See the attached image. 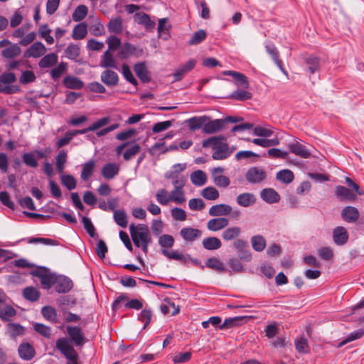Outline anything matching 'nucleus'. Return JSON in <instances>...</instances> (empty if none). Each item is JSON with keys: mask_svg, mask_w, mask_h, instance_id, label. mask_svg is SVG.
<instances>
[{"mask_svg": "<svg viewBox=\"0 0 364 364\" xmlns=\"http://www.w3.org/2000/svg\"><path fill=\"white\" fill-rule=\"evenodd\" d=\"M129 232L134 245L141 248L145 255L148 253L149 245L152 242V237L148 225L145 224H131Z\"/></svg>", "mask_w": 364, "mask_h": 364, "instance_id": "1", "label": "nucleus"}, {"mask_svg": "<svg viewBox=\"0 0 364 364\" xmlns=\"http://www.w3.org/2000/svg\"><path fill=\"white\" fill-rule=\"evenodd\" d=\"M223 138L213 136L203 141V146L205 148L211 147L214 152L212 157L215 160H223L230 156L231 151H229L228 145L221 141Z\"/></svg>", "mask_w": 364, "mask_h": 364, "instance_id": "2", "label": "nucleus"}, {"mask_svg": "<svg viewBox=\"0 0 364 364\" xmlns=\"http://www.w3.org/2000/svg\"><path fill=\"white\" fill-rule=\"evenodd\" d=\"M31 28V23H24L21 27H16V28L12 32L11 36L14 38H20L18 43L19 45L22 46H27L36 38V34L34 31L28 32Z\"/></svg>", "mask_w": 364, "mask_h": 364, "instance_id": "3", "label": "nucleus"}, {"mask_svg": "<svg viewBox=\"0 0 364 364\" xmlns=\"http://www.w3.org/2000/svg\"><path fill=\"white\" fill-rule=\"evenodd\" d=\"M56 348L63 354L68 360H78L77 353L70 345L67 338L58 339L56 341Z\"/></svg>", "mask_w": 364, "mask_h": 364, "instance_id": "4", "label": "nucleus"}, {"mask_svg": "<svg viewBox=\"0 0 364 364\" xmlns=\"http://www.w3.org/2000/svg\"><path fill=\"white\" fill-rule=\"evenodd\" d=\"M141 150V146L138 144H132L129 146L128 143L118 146L116 149L117 154L122 153L123 158L125 161H129L133 159Z\"/></svg>", "mask_w": 364, "mask_h": 364, "instance_id": "5", "label": "nucleus"}, {"mask_svg": "<svg viewBox=\"0 0 364 364\" xmlns=\"http://www.w3.org/2000/svg\"><path fill=\"white\" fill-rule=\"evenodd\" d=\"M109 48L102 57L100 65L103 68L114 67V36L107 39Z\"/></svg>", "mask_w": 364, "mask_h": 364, "instance_id": "6", "label": "nucleus"}, {"mask_svg": "<svg viewBox=\"0 0 364 364\" xmlns=\"http://www.w3.org/2000/svg\"><path fill=\"white\" fill-rule=\"evenodd\" d=\"M233 247L237 250L239 258L243 261L249 262L252 259V254L248 249L247 242L241 240L237 239L234 241Z\"/></svg>", "mask_w": 364, "mask_h": 364, "instance_id": "7", "label": "nucleus"}, {"mask_svg": "<svg viewBox=\"0 0 364 364\" xmlns=\"http://www.w3.org/2000/svg\"><path fill=\"white\" fill-rule=\"evenodd\" d=\"M267 176L264 170L260 167H252L245 174L246 180L251 183H259Z\"/></svg>", "mask_w": 364, "mask_h": 364, "instance_id": "8", "label": "nucleus"}, {"mask_svg": "<svg viewBox=\"0 0 364 364\" xmlns=\"http://www.w3.org/2000/svg\"><path fill=\"white\" fill-rule=\"evenodd\" d=\"M161 253L169 259L180 261L183 264H187L189 261H192V262L196 265L200 264L199 260L196 259H192L189 255H184L183 254L178 253L176 251L169 252L167 250L163 249L161 250Z\"/></svg>", "mask_w": 364, "mask_h": 364, "instance_id": "9", "label": "nucleus"}, {"mask_svg": "<svg viewBox=\"0 0 364 364\" xmlns=\"http://www.w3.org/2000/svg\"><path fill=\"white\" fill-rule=\"evenodd\" d=\"M46 46L40 41L33 43L24 53L26 58H38L46 53Z\"/></svg>", "mask_w": 364, "mask_h": 364, "instance_id": "10", "label": "nucleus"}, {"mask_svg": "<svg viewBox=\"0 0 364 364\" xmlns=\"http://www.w3.org/2000/svg\"><path fill=\"white\" fill-rule=\"evenodd\" d=\"M333 240L337 245L342 246L346 245L349 238L347 230L343 226H338L333 230Z\"/></svg>", "mask_w": 364, "mask_h": 364, "instance_id": "11", "label": "nucleus"}, {"mask_svg": "<svg viewBox=\"0 0 364 364\" xmlns=\"http://www.w3.org/2000/svg\"><path fill=\"white\" fill-rule=\"evenodd\" d=\"M223 172V168L216 167L213 169L211 174L214 183L217 186L226 188L230 185V181L227 176L222 174Z\"/></svg>", "mask_w": 364, "mask_h": 364, "instance_id": "12", "label": "nucleus"}, {"mask_svg": "<svg viewBox=\"0 0 364 364\" xmlns=\"http://www.w3.org/2000/svg\"><path fill=\"white\" fill-rule=\"evenodd\" d=\"M118 51V56L122 58H126L132 55L135 51V47L130 43H125L121 46L120 39L115 37V51Z\"/></svg>", "mask_w": 364, "mask_h": 364, "instance_id": "13", "label": "nucleus"}, {"mask_svg": "<svg viewBox=\"0 0 364 364\" xmlns=\"http://www.w3.org/2000/svg\"><path fill=\"white\" fill-rule=\"evenodd\" d=\"M335 196L341 201H353L356 199L355 193L343 186H336Z\"/></svg>", "mask_w": 364, "mask_h": 364, "instance_id": "14", "label": "nucleus"}, {"mask_svg": "<svg viewBox=\"0 0 364 364\" xmlns=\"http://www.w3.org/2000/svg\"><path fill=\"white\" fill-rule=\"evenodd\" d=\"M180 235L186 242H193L202 236V231L193 228H183L180 231Z\"/></svg>", "mask_w": 364, "mask_h": 364, "instance_id": "15", "label": "nucleus"}, {"mask_svg": "<svg viewBox=\"0 0 364 364\" xmlns=\"http://www.w3.org/2000/svg\"><path fill=\"white\" fill-rule=\"evenodd\" d=\"M288 147L291 153L301 158L308 159L311 156V152L306 146L297 141L290 143Z\"/></svg>", "mask_w": 364, "mask_h": 364, "instance_id": "16", "label": "nucleus"}, {"mask_svg": "<svg viewBox=\"0 0 364 364\" xmlns=\"http://www.w3.org/2000/svg\"><path fill=\"white\" fill-rule=\"evenodd\" d=\"M134 21L139 25H142L146 30H152L155 27V22L151 21L149 15L144 12H136L134 14Z\"/></svg>", "mask_w": 364, "mask_h": 364, "instance_id": "17", "label": "nucleus"}, {"mask_svg": "<svg viewBox=\"0 0 364 364\" xmlns=\"http://www.w3.org/2000/svg\"><path fill=\"white\" fill-rule=\"evenodd\" d=\"M109 119L108 117H103V118L97 120V122H95V123H93L92 125H90L89 127H87L86 129H83L81 130L69 131V132L71 134V136L73 137V136H76L77 134H85L90 131H96V130L99 129L100 128L107 124L109 123Z\"/></svg>", "mask_w": 364, "mask_h": 364, "instance_id": "18", "label": "nucleus"}, {"mask_svg": "<svg viewBox=\"0 0 364 364\" xmlns=\"http://www.w3.org/2000/svg\"><path fill=\"white\" fill-rule=\"evenodd\" d=\"M55 291L58 293H67L73 287V282L67 277H59L56 278Z\"/></svg>", "mask_w": 364, "mask_h": 364, "instance_id": "19", "label": "nucleus"}, {"mask_svg": "<svg viewBox=\"0 0 364 364\" xmlns=\"http://www.w3.org/2000/svg\"><path fill=\"white\" fill-rule=\"evenodd\" d=\"M19 356L24 360H31L36 355L33 347L28 343H22L18 348Z\"/></svg>", "mask_w": 364, "mask_h": 364, "instance_id": "20", "label": "nucleus"}, {"mask_svg": "<svg viewBox=\"0 0 364 364\" xmlns=\"http://www.w3.org/2000/svg\"><path fill=\"white\" fill-rule=\"evenodd\" d=\"M225 121L223 119L207 121L203 127V132L205 134H213L223 129Z\"/></svg>", "mask_w": 364, "mask_h": 364, "instance_id": "21", "label": "nucleus"}, {"mask_svg": "<svg viewBox=\"0 0 364 364\" xmlns=\"http://www.w3.org/2000/svg\"><path fill=\"white\" fill-rule=\"evenodd\" d=\"M232 207L227 204H218L209 209V215L215 217L228 215L232 213Z\"/></svg>", "mask_w": 364, "mask_h": 364, "instance_id": "22", "label": "nucleus"}, {"mask_svg": "<svg viewBox=\"0 0 364 364\" xmlns=\"http://www.w3.org/2000/svg\"><path fill=\"white\" fill-rule=\"evenodd\" d=\"M229 224V220L226 218L218 217L210 219L207 223V228L211 231H218L226 228Z\"/></svg>", "mask_w": 364, "mask_h": 364, "instance_id": "23", "label": "nucleus"}, {"mask_svg": "<svg viewBox=\"0 0 364 364\" xmlns=\"http://www.w3.org/2000/svg\"><path fill=\"white\" fill-rule=\"evenodd\" d=\"M261 198L268 203H275L280 200V196L273 188H264L260 192Z\"/></svg>", "mask_w": 364, "mask_h": 364, "instance_id": "24", "label": "nucleus"}, {"mask_svg": "<svg viewBox=\"0 0 364 364\" xmlns=\"http://www.w3.org/2000/svg\"><path fill=\"white\" fill-rule=\"evenodd\" d=\"M256 196L252 193L239 194L236 198L237 203L242 207H250L256 203Z\"/></svg>", "mask_w": 364, "mask_h": 364, "instance_id": "25", "label": "nucleus"}, {"mask_svg": "<svg viewBox=\"0 0 364 364\" xmlns=\"http://www.w3.org/2000/svg\"><path fill=\"white\" fill-rule=\"evenodd\" d=\"M341 215L345 221L348 223H354L359 218V212L355 207L346 206L343 209Z\"/></svg>", "mask_w": 364, "mask_h": 364, "instance_id": "26", "label": "nucleus"}, {"mask_svg": "<svg viewBox=\"0 0 364 364\" xmlns=\"http://www.w3.org/2000/svg\"><path fill=\"white\" fill-rule=\"evenodd\" d=\"M67 332L76 346H82L84 343L85 337L79 327L68 326L67 327Z\"/></svg>", "mask_w": 364, "mask_h": 364, "instance_id": "27", "label": "nucleus"}, {"mask_svg": "<svg viewBox=\"0 0 364 364\" xmlns=\"http://www.w3.org/2000/svg\"><path fill=\"white\" fill-rule=\"evenodd\" d=\"M134 71L137 77L143 82H149L151 81V77L145 63H139L134 65Z\"/></svg>", "mask_w": 364, "mask_h": 364, "instance_id": "28", "label": "nucleus"}, {"mask_svg": "<svg viewBox=\"0 0 364 364\" xmlns=\"http://www.w3.org/2000/svg\"><path fill=\"white\" fill-rule=\"evenodd\" d=\"M208 120L209 117L207 116L193 117L187 120V124L190 130L195 131L203 128L205 123Z\"/></svg>", "mask_w": 364, "mask_h": 364, "instance_id": "29", "label": "nucleus"}, {"mask_svg": "<svg viewBox=\"0 0 364 364\" xmlns=\"http://www.w3.org/2000/svg\"><path fill=\"white\" fill-rule=\"evenodd\" d=\"M21 53V49L19 46L11 43V44L2 50L1 55L5 58L10 59L18 57Z\"/></svg>", "mask_w": 364, "mask_h": 364, "instance_id": "30", "label": "nucleus"}, {"mask_svg": "<svg viewBox=\"0 0 364 364\" xmlns=\"http://www.w3.org/2000/svg\"><path fill=\"white\" fill-rule=\"evenodd\" d=\"M96 166V161L93 159L89 160L82 165L80 177L83 181H87L92 175Z\"/></svg>", "mask_w": 364, "mask_h": 364, "instance_id": "31", "label": "nucleus"}, {"mask_svg": "<svg viewBox=\"0 0 364 364\" xmlns=\"http://www.w3.org/2000/svg\"><path fill=\"white\" fill-rule=\"evenodd\" d=\"M58 55L51 53L44 55L39 61L38 65L41 68H48L55 65L58 62Z\"/></svg>", "mask_w": 364, "mask_h": 364, "instance_id": "32", "label": "nucleus"}, {"mask_svg": "<svg viewBox=\"0 0 364 364\" xmlns=\"http://www.w3.org/2000/svg\"><path fill=\"white\" fill-rule=\"evenodd\" d=\"M171 26L168 22V18H161L159 21L158 25V34L159 37L162 38L164 40H167L169 38V30Z\"/></svg>", "mask_w": 364, "mask_h": 364, "instance_id": "33", "label": "nucleus"}, {"mask_svg": "<svg viewBox=\"0 0 364 364\" xmlns=\"http://www.w3.org/2000/svg\"><path fill=\"white\" fill-rule=\"evenodd\" d=\"M80 55V47L74 43H70L65 50V55L67 58L77 62Z\"/></svg>", "mask_w": 364, "mask_h": 364, "instance_id": "34", "label": "nucleus"}, {"mask_svg": "<svg viewBox=\"0 0 364 364\" xmlns=\"http://www.w3.org/2000/svg\"><path fill=\"white\" fill-rule=\"evenodd\" d=\"M241 234V228L234 226L225 229L222 233V237L225 241L237 239Z\"/></svg>", "mask_w": 364, "mask_h": 364, "instance_id": "35", "label": "nucleus"}, {"mask_svg": "<svg viewBox=\"0 0 364 364\" xmlns=\"http://www.w3.org/2000/svg\"><path fill=\"white\" fill-rule=\"evenodd\" d=\"M265 48L267 52L272 56L273 60L275 62L279 69L284 74H287V71L282 67V61L279 59V55L277 48L274 45H267Z\"/></svg>", "mask_w": 364, "mask_h": 364, "instance_id": "36", "label": "nucleus"}, {"mask_svg": "<svg viewBox=\"0 0 364 364\" xmlns=\"http://www.w3.org/2000/svg\"><path fill=\"white\" fill-rule=\"evenodd\" d=\"M87 33V25L85 23H80L74 27L72 38L75 40H81L85 38Z\"/></svg>", "mask_w": 364, "mask_h": 364, "instance_id": "37", "label": "nucleus"}, {"mask_svg": "<svg viewBox=\"0 0 364 364\" xmlns=\"http://www.w3.org/2000/svg\"><path fill=\"white\" fill-rule=\"evenodd\" d=\"M51 32V29L46 23L40 26L38 31L39 36L41 38H43L49 45H51L54 43V38L52 36H50Z\"/></svg>", "mask_w": 364, "mask_h": 364, "instance_id": "38", "label": "nucleus"}, {"mask_svg": "<svg viewBox=\"0 0 364 364\" xmlns=\"http://www.w3.org/2000/svg\"><path fill=\"white\" fill-rule=\"evenodd\" d=\"M203 246L208 250H218L221 247V241L215 237H208L203 240Z\"/></svg>", "mask_w": 364, "mask_h": 364, "instance_id": "39", "label": "nucleus"}, {"mask_svg": "<svg viewBox=\"0 0 364 364\" xmlns=\"http://www.w3.org/2000/svg\"><path fill=\"white\" fill-rule=\"evenodd\" d=\"M43 316L51 323H57L58 315L56 310L50 306H43L41 309Z\"/></svg>", "mask_w": 364, "mask_h": 364, "instance_id": "40", "label": "nucleus"}, {"mask_svg": "<svg viewBox=\"0 0 364 364\" xmlns=\"http://www.w3.org/2000/svg\"><path fill=\"white\" fill-rule=\"evenodd\" d=\"M191 180L194 185L201 186L205 183L207 177L203 171L198 170L191 173Z\"/></svg>", "mask_w": 364, "mask_h": 364, "instance_id": "41", "label": "nucleus"}, {"mask_svg": "<svg viewBox=\"0 0 364 364\" xmlns=\"http://www.w3.org/2000/svg\"><path fill=\"white\" fill-rule=\"evenodd\" d=\"M16 311L11 305H6L3 309H0V318L3 321H9L15 316Z\"/></svg>", "mask_w": 364, "mask_h": 364, "instance_id": "42", "label": "nucleus"}, {"mask_svg": "<svg viewBox=\"0 0 364 364\" xmlns=\"http://www.w3.org/2000/svg\"><path fill=\"white\" fill-rule=\"evenodd\" d=\"M41 285L44 289H48L55 284L56 277L52 274H41L39 276Z\"/></svg>", "mask_w": 364, "mask_h": 364, "instance_id": "43", "label": "nucleus"}, {"mask_svg": "<svg viewBox=\"0 0 364 364\" xmlns=\"http://www.w3.org/2000/svg\"><path fill=\"white\" fill-rule=\"evenodd\" d=\"M7 331L11 338H16L24 334V328L18 323H8Z\"/></svg>", "mask_w": 364, "mask_h": 364, "instance_id": "44", "label": "nucleus"}, {"mask_svg": "<svg viewBox=\"0 0 364 364\" xmlns=\"http://www.w3.org/2000/svg\"><path fill=\"white\" fill-rule=\"evenodd\" d=\"M245 319L244 316H236L226 318L224 322L219 326V329L224 330L233 328L239 325V322Z\"/></svg>", "mask_w": 364, "mask_h": 364, "instance_id": "45", "label": "nucleus"}, {"mask_svg": "<svg viewBox=\"0 0 364 364\" xmlns=\"http://www.w3.org/2000/svg\"><path fill=\"white\" fill-rule=\"evenodd\" d=\"M276 178L279 181L288 184L294 180V176L291 171L284 169L277 173Z\"/></svg>", "mask_w": 364, "mask_h": 364, "instance_id": "46", "label": "nucleus"}, {"mask_svg": "<svg viewBox=\"0 0 364 364\" xmlns=\"http://www.w3.org/2000/svg\"><path fill=\"white\" fill-rule=\"evenodd\" d=\"M252 248L257 252H262L266 247V240L262 235H255L251 238Z\"/></svg>", "mask_w": 364, "mask_h": 364, "instance_id": "47", "label": "nucleus"}, {"mask_svg": "<svg viewBox=\"0 0 364 364\" xmlns=\"http://www.w3.org/2000/svg\"><path fill=\"white\" fill-rule=\"evenodd\" d=\"M63 82L66 87L70 89H81L83 87V82L75 77H66Z\"/></svg>", "mask_w": 364, "mask_h": 364, "instance_id": "48", "label": "nucleus"}, {"mask_svg": "<svg viewBox=\"0 0 364 364\" xmlns=\"http://www.w3.org/2000/svg\"><path fill=\"white\" fill-rule=\"evenodd\" d=\"M252 97V95L251 92L244 90H236L230 95V99L242 102L250 100Z\"/></svg>", "mask_w": 364, "mask_h": 364, "instance_id": "49", "label": "nucleus"}, {"mask_svg": "<svg viewBox=\"0 0 364 364\" xmlns=\"http://www.w3.org/2000/svg\"><path fill=\"white\" fill-rule=\"evenodd\" d=\"M23 295L28 301H36L39 299L40 293L36 288L29 287L23 289Z\"/></svg>", "mask_w": 364, "mask_h": 364, "instance_id": "50", "label": "nucleus"}, {"mask_svg": "<svg viewBox=\"0 0 364 364\" xmlns=\"http://www.w3.org/2000/svg\"><path fill=\"white\" fill-rule=\"evenodd\" d=\"M201 196L207 200H215L219 198L220 194L215 188L209 186L202 191Z\"/></svg>", "mask_w": 364, "mask_h": 364, "instance_id": "51", "label": "nucleus"}, {"mask_svg": "<svg viewBox=\"0 0 364 364\" xmlns=\"http://www.w3.org/2000/svg\"><path fill=\"white\" fill-rule=\"evenodd\" d=\"M305 63L308 66V70L311 73H314L319 69V58L313 55H309L305 58Z\"/></svg>", "mask_w": 364, "mask_h": 364, "instance_id": "52", "label": "nucleus"}, {"mask_svg": "<svg viewBox=\"0 0 364 364\" xmlns=\"http://www.w3.org/2000/svg\"><path fill=\"white\" fill-rule=\"evenodd\" d=\"M295 348L298 352L301 353H309L310 352L307 339L303 336L295 341Z\"/></svg>", "mask_w": 364, "mask_h": 364, "instance_id": "53", "label": "nucleus"}, {"mask_svg": "<svg viewBox=\"0 0 364 364\" xmlns=\"http://www.w3.org/2000/svg\"><path fill=\"white\" fill-rule=\"evenodd\" d=\"M206 266L212 269L222 272L225 271L223 264L217 257H211L207 259Z\"/></svg>", "mask_w": 364, "mask_h": 364, "instance_id": "54", "label": "nucleus"}, {"mask_svg": "<svg viewBox=\"0 0 364 364\" xmlns=\"http://www.w3.org/2000/svg\"><path fill=\"white\" fill-rule=\"evenodd\" d=\"M87 14V7L85 5L78 6L73 14V20L75 22L80 21L85 18Z\"/></svg>", "mask_w": 364, "mask_h": 364, "instance_id": "55", "label": "nucleus"}, {"mask_svg": "<svg viewBox=\"0 0 364 364\" xmlns=\"http://www.w3.org/2000/svg\"><path fill=\"white\" fill-rule=\"evenodd\" d=\"M207 36V33L205 30L200 29L195 32L192 38L188 41V45H198L203 42Z\"/></svg>", "mask_w": 364, "mask_h": 364, "instance_id": "56", "label": "nucleus"}, {"mask_svg": "<svg viewBox=\"0 0 364 364\" xmlns=\"http://www.w3.org/2000/svg\"><path fill=\"white\" fill-rule=\"evenodd\" d=\"M67 70V63L61 62L50 70V75L55 80L59 79Z\"/></svg>", "mask_w": 364, "mask_h": 364, "instance_id": "57", "label": "nucleus"}, {"mask_svg": "<svg viewBox=\"0 0 364 364\" xmlns=\"http://www.w3.org/2000/svg\"><path fill=\"white\" fill-rule=\"evenodd\" d=\"M66 161L67 153L64 150H61L56 156V168L59 173L63 172Z\"/></svg>", "mask_w": 364, "mask_h": 364, "instance_id": "58", "label": "nucleus"}, {"mask_svg": "<svg viewBox=\"0 0 364 364\" xmlns=\"http://www.w3.org/2000/svg\"><path fill=\"white\" fill-rule=\"evenodd\" d=\"M255 144L260 146L262 147H269L273 146H277L279 144V141L278 139H259L256 138L252 141Z\"/></svg>", "mask_w": 364, "mask_h": 364, "instance_id": "59", "label": "nucleus"}, {"mask_svg": "<svg viewBox=\"0 0 364 364\" xmlns=\"http://www.w3.org/2000/svg\"><path fill=\"white\" fill-rule=\"evenodd\" d=\"M167 178H171L173 179V185L174 186V189H183L186 183V179L183 176H178V175H174V172H170L168 175L166 176Z\"/></svg>", "mask_w": 364, "mask_h": 364, "instance_id": "60", "label": "nucleus"}, {"mask_svg": "<svg viewBox=\"0 0 364 364\" xmlns=\"http://www.w3.org/2000/svg\"><path fill=\"white\" fill-rule=\"evenodd\" d=\"M156 198L158 203L163 205H166L169 201H171V197L168 194V191L164 188L159 189L157 191Z\"/></svg>", "mask_w": 364, "mask_h": 364, "instance_id": "61", "label": "nucleus"}, {"mask_svg": "<svg viewBox=\"0 0 364 364\" xmlns=\"http://www.w3.org/2000/svg\"><path fill=\"white\" fill-rule=\"evenodd\" d=\"M170 197L171 201H173L177 204H181L186 200L183 189H173L171 192Z\"/></svg>", "mask_w": 364, "mask_h": 364, "instance_id": "62", "label": "nucleus"}, {"mask_svg": "<svg viewBox=\"0 0 364 364\" xmlns=\"http://www.w3.org/2000/svg\"><path fill=\"white\" fill-rule=\"evenodd\" d=\"M23 163L30 167L36 168L38 165V161L33 153H25L22 156Z\"/></svg>", "mask_w": 364, "mask_h": 364, "instance_id": "63", "label": "nucleus"}, {"mask_svg": "<svg viewBox=\"0 0 364 364\" xmlns=\"http://www.w3.org/2000/svg\"><path fill=\"white\" fill-rule=\"evenodd\" d=\"M115 223L122 228L127 226V216L124 211L115 210Z\"/></svg>", "mask_w": 364, "mask_h": 364, "instance_id": "64", "label": "nucleus"}]
</instances>
